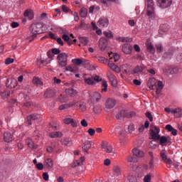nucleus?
I'll list each match as a JSON object with an SVG mask.
<instances>
[{"label":"nucleus","mask_w":182,"mask_h":182,"mask_svg":"<svg viewBox=\"0 0 182 182\" xmlns=\"http://www.w3.org/2000/svg\"><path fill=\"white\" fill-rule=\"evenodd\" d=\"M80 41L82 45H84V46H86L87 43H89V40L86 37H80Z\"/></svg>","instance_id":"nucleus-43"},{"label":"nucleus","mask_w":182,"mask_h":182,"mask_svg":"<svg viewBox=\"0 0 182 182\" xmlns=\"http://www.w3.org/2000/svg\"><path fill=\"white\" fill-rule=\"evenodd\" d=\"M168 31V29L167 28V25L162 24L159 30V35L163 36L164 33H167Z\"/></svg>","instance_id":"nucleus-27"},{"label":"nucleus","mask_w":182,"mask_h":182,"mask_svg":"<svg viewBox=\"0 0 182 182\" xmlns=\"http://www.w3.org/2000/svg\"><path fill=\"white\" fill-rule=\"evenodd\" d=\"M59 100L61 102V103H65V102H68V99L66 97H63L62 96V95H60Z\"/></svg>","instance_id":"nucleus-60"},{"label":"nucleus","mask_w":182,"mask_h":182,"mask_svg":"<svg viewBox=\"0 0 182 182\" xmlns=\"http://www.w3.org/2000/svg\"><path fill=\"white\" fill-rule=\"evenodd\" d=\"M156 52L157 53H162L164 48H163V45L161 43H157L156 44Z\"/></svg>","instance_id":"nucleus-38"},{"label":"nucleus","mask_w":182,"mask_h":182,"mask_svg":"<svg viewBox=\"0 0 182 182\" xmlns=\"http://www.w3.org/2000/svg\"><path fill=\"white\" fill-rule=\"evenodd\" d=\"M116 106V100L109 98L105 102V110L113 109Z\"/></svg>","instance_id":"nucleus-11"},{"label":"nucleus","mask_w":182,"mask_h":182,"mask_svg":"<svg viewBox=\"0 0 182 182\" xmlns=\"http://www.w3.org/2000/svg\"><path fill=\"white\" fill-rule=\"evenodd\" d=\"M73 82H67L65 83V86H68L69 88L65 89V93L66 95H68V96H71V97H75L76 95H77V91H76L75 89L72 88L73 87Z\"/></svg>","instance_id":"nucleus-4"},{"label":"nucleus","mask_w":182,"mask_h":182,"mask_svg":"<svg viewBox=\"0 0 182 182\" xmlns=\"http://www.w3.org/2000/svg\"><path fill=\"white\" fill-rule=\"evenodd\" d=\"M120 114L121 116H122V117H127L128 119H130L132 117H133L134 116H136V112H126V111L122 110L120 112Z\"/></svg>","instance_id":"nucleus-18"},{"label":"nucleus","mask_w":182,"mask_h":182,"mask_svg":"<svg viewBox=\"0 0 182 182\" xmlns=\"http://www.w3.org/2000/svg\"><path fill=\"white\" fill-rule=\"evenodd\" d=\"M49 136L51 139H58V137H62L63 134H62V132H55L50 133Z\"/></svg>","instance_id":"nucleus-30"},{"label":"nucleus","mask_w":182,"mask_h":182,"mask_svg":"<svg viewBox=\"0 0 182 182\" xmlns=\"http://www.w3.org/2000/svg\"><path fill=\"white\" fill-rule=\"evenodd\" d=\"M9 95H11V92L8 90H4L1 92V96L3 99H6V97H9Z\"/></svg>","instance_id":"nucleus-42"},{"label":"nucleus","mask_w":182,"mask_h":182,"mask_svg":"<svg viewBox=\"0 0 182 182\" xmlns=\"http://www.w3.org/2000/svg\"><path fill=\"white\" fill-rule=\"evenodd\" d=\"M160 154L163 161H164V163H166V166L168 168H170L171 167V165L173 164V161H171V159L167 158V154H166V151H161Z\"/></svg>","instance_id":"nucleus-7"},{"label":"nucleus","mask_w":182,"mask_h":182,"mask_svg":"<svg viewBox=\"0 0 182 182\" xmlns=\"http://www.w3.org/2000/svg\"><path fill=\"white\" fill-rule=\"evenodd\" d=\"M80 102L73 101L71 103L68 104V107H74L75 109H77L78 105Z\"/></svg>","instance_id":"nucleus-45"},{"label":"nucleus","mask_w":182,"mask_h":182,"mask_svg":"<svg viewBox=\"0 0 182 182\" xmlns=\"http://www.w3.org/2000/svg\"><path fill=\"white\" fill-rule=\"evenodd\" d=\"M86 104L83 102H80L78 103V107L77 110H79L80 112H86L87 110Z\"/></svg>","instance_id":"nucleus-28"},{"label":"nucleus","mask_w":182,"mask_h":182,"mask_svg":"<svg viewBox=\"0 0 182 182\" xmlns=\"http://www.w3.org/2000/svg\"><path fill=\"white\" fill-rule=\"evenodd\" d=\"M65 72H71V73H76V70L72 65H68L65 68Z\"/></svg>","instance_id":"nucleus-44"},{"label":"nucleus","mask_w":182,"mask_h":182,"mask_svg":"<svg viewBox=\"0 0 182 182\" xmlns=\"http://www.w3.org/2000/svg\"><path fill=\"white\" fill-rule=\"evenodd\" d=\"M151 181V175L147 174L144 178V182H150Z\"/></svg>","instance_id":"nucleus-54"},{"label":"nucleus","mask_w":182,"mask_h":182,"mask_svg":"<svg viewBox=\"0 0 182 182\" xmlns=\"http://www.w3.org/2000/svg\"><path fill=\"white\" fill-rule=\"evenodd\" d=\"M146 15L149 18L154 16V2L153 0H146Z\"/></svg>","instance_id":"nucleus-3"},{"label":"nucleus","mask_w":182,"mask_h":182,"mask_svg":"<svg viewBox=\"0 0 182 182\" xmlns=\"http://www.w3.org/2000/svg\"><path fill=\"white\" fill-rule=\"evenodd\" d=\"M158 4L160 8H169V6H171V4H173V0H158Z\"/></svg>","instance_id":"nucleus-8"},{"label":"nucleus","mask_w":182,"mask_h":182,"mask_svg":"<svg viewBox=\"0 0 182 182\" xmlns=\"http://www.w3.org/2000/svg\"><path fill=\"white\" fill-rule=\"evenodd\" d=\"M39 115L35 114H32L30 116L27 117V123L28 124H32V122H33V120H37V119H38Z\"/></svg>","instance_id":"nucleus-23"},{"label":"nucleus","mask_w":182,"mask_h":182,"mask_svg":"<svg viewBox=\"0 0 182 182\" xmlns=\"http://www.w3.org/2000/svg\"><path fill=\"white\" fill-rule=\"evenodd\" d=\"M6 65H11V63H14V58H8L5 60Z\"/></svg>","instance_id":"nucleus-59"},{"label":"nucleus","mask_w":182,"mask_h":182,"mask_svg":"<svg viewBox=\"0 0 182 182\" xmlns=\"http://www.w3.org/2000/svg\"><path fill=\"white\" fill-rule=\"evenodd\" d=\"M44 167L50 170L53 167V159L50 158L46 159L44 161Z\"/></svg>","instance_id":"nucleus-17"},{"label":"nucleus","mask_w":182,"mask_h":182,"mask_svg":"<svg viewBox=\"0 0 182 182\" xmlns=\"http://www.w3.org/2000/svg\"><path fill=\"white\" fill-rule=\"evenodd\" d=\"M168 70H169L170 75H174V74L178 73V68H171Z\"/></svg>","instance_id":"nucleus-53"},{"label":"nucleus","mask_w":182,"mask_h":182,"mask_svg":"<svg viewBox=\"0 0 182 182\" xmlns=\"http://www.w3.org/2000/svg\"><path fill=\"white\" fill-rule=\"evenodd\" d=\"M122 69L124 70V73H130L132 70V66L129 64H124L122 65Z\"/></svg>","instance_id":"nucleus-33"},{"label":"nucleus","mask_w":182,"mask_h":182,"mask_svg":"<svg viewBox=\"0 0 182 182\" xmlns=\"http://www.w3.org/2000/svg\"><path fill=\"white\" fill-rule=\"evenodd\" d=\"M146 49L147 51L149 52V53H156V48L150 41H147L146 43Z\"/></svg>","instance_id":"nucleus-21"},{"label":"nucleus","mask_w":182,"mask_h":182,"mask_svg":"<svg viewBox=\"0 0 182 182\" xmlns=\"http://www.w3.org/2000/svg\"><path fill=\"white\" fill-rule=\"evenodd\" d=\"M87 132L90 136H95V133H96V131L92 128H90Z\"/></svg>","instance_id":"nucleus-62"},{"label":"nucleus","mask_w":182,"mask_h":182,"mask_svg":"<svg viewBox=\"0 0 182 182\" xmlns=\"http://www.w3.org/2000/svg\"><path fill=\"white\" fill-rule=\"evenodd\" d=\"M165 129L166 130H168V132H170L172 136H176L177 134V129H174L171 124H167Z\"/></svg>","instance_id":"nucleus-25"},{"label":"nucleus","mask_w":182,"mask_h":182,"mask_svg":"<svg viewBox=\"0 0 182 182\" xmlns=\"http://www.w3.org/2000/svg\"><path fill=\"white\" fill-rule=\"evenodd\" d=\"M81 126H82V127H87V122L86 119H82Z\"/></svg>","instance_id":"nucleus-64"},{"label":"nucleus","mask_w":182,"mask_h":182,"mask_svg":"<svg viewBox=\"0 0 182 182\" xmlns=\"http://www.w3.org/2000/svg\"><path fill=\"white\" fill-rule=\"evenodd\" d=\"M151 135L152 139H154V140H160V135H159V133L154 132V130L151 131Z\"/></svg>","instance_id":"nucleus-41"},{"label":"nucleus","mask_w":182,"mask_h":182,"mask_svg":"<svg viewBox=\"0 0 182 182\" xmlns=\"http://www.w3.org/2000/svg\"><path fill=\"white\" fill-rule=\"evenodd\" d=\"M61 143L63 146H72V141L69 138H65L61 140Z\"/></svg>","instance_id":"nucleus-35"},{"label":"nucleus","mask_w":182,"mask_h":182,"mask_svg":"<svg viewBox=\"0 0 182 182\" xmlns=\"http://www.w3.org/2000/svg\"><path fill=\"white\" fill-rule=\"evenodd\" d=\"M43 178L45 180V181H49V174H48L46 172L43 173Z\"/></svg>","instance_id":"nucleus-61"},{"label":"nucleus","mask_w":182,"mask_h":182,"mask_svg":"<svg viewBox=\"0 0 182 182\" xmlns=\"http://www.w3.org/2000/svg\"><path fill=\"white\" fill-rule=\"evenodd\" d=\"M102 87H104V88L102 89V92H107V81H106V80L102 81Z\"/></svg>","instance_id":"nucleus-48"},{"label":"nucleus","mask_w":182,"mask_h":182,"mask_svg":"<svg viewBox=\"0 0 182 182\" xmlns=\"http://www.w3.org/2000/svg\"><path fill=\"white\" fill-rule=\"evenodd\" d=\"M143 72V67L137 65L134 69V73H141Z\"/></svg>","instance_id":"nucleus-49"},{"label":"nucleus","mask_w":182,"mask_h":182,"mask_svg":"<svg viewBox=\"0 0 182 182\" xmlns=\"http://www.w3.org/2000/svg\"><path fill=\"white\" fill-rule=\"evenodd\" d=\"M68 58H69V54L66 53H61L57 56V60L58 62L59 66L61 68H65L68 65Z\"/></svg>","instance_id":"nucleus-2"},{"label":"nucleus","mask_w":182,"mask_h":182,"mask_svg":"<svg viewBox=\"0 0 182 182\" xmlns=\"http://www.w3.org/2000/svg\"><path fill=\"white\" fill-rule=\"evenodd\" d=\"M133 156H129L127 158V161L129 163H137L139 159L144 157V152L140 151L139 149H134L132 150Z\"/></svg>","instance_id":"nucleus-1"},{"label":"nucleus","mask_w":182,"mask_h":182,"mask_svg":"<svg viewBox=\"0 0 182 182\" xmlns=\"http://www.w3.org/2000/svg\"><path fill=\"white\" fill-rule=\"evenodd\" d=\"M99 48L100 50H105L106 48H107V39L101 38L99 41Z\"/></svg>","instance_id":"nucleus-12"},{"label":"nucleus","mask_w":182,"mask_h":182,"mask_svg":"<svg viewBox=\"0 0 182 182\" xmlns=\"http://www.w3.org/2000/svg\"><path fill=\"white\" fill-rule=\"evenodd\" d=\"M63 122L65 124H71L73 127H77V123H76V122H75V119L72 118H65L64 119Z\"/></svg>","instance_id":"nucleus-19"},{"label":"nucleus","mask_w":182,"mask_h":182,"mask_svg":"<svg viewBox=\"0 0 182 182\" xmlns=\"http://www.w3.org/2000/svg\"><path fill=\"white\" fill-rule=\"evenodd\" d=\"M161 90H163V82L159 81L156 87V95H160L161 93Z\"/></svg>","instance_id":"nucleus-34"},{"label":"nucleus","mask_w":182,"mask_h":182,"mask_svg":"<svg viewBox=\"0 0 182 182\" xmlns=\"http://www.w3.org/2000/svg\"><path fill=\"white\" fill-rule=\"evenodd\" d=\"M132 50H133V47H132L130 46V44L125 43L122 46V52H124V53H125V55H131Z\"/></svg>","instance_id":"nucleus-14"},{"label":"nucleus","mask_w":182,"mask_h":182,"mask_svg":"<svg viewBox=\"0 0 182 182\" xmlns=\"http://www.w3.org/2000/svg\"><path fill=\"white\" fill-rule=\"evenodd\" d=\"M156 83L157 80L156 78H149L147 82V85L151 90H154V87H157V85H156Z\"/></svg>","instance_id":"nucleus-16"},{"label":"nucleus","mask_w":182,"mask_h":182,"mask_svg":"<svg viewBox=\"0 0 182 182\" xmlns=\"http://www.w3.org/2000/svg\"><path fill=\"white\" fill-rule=\"evenodd\" d=\"M33 83L36 85V86H43V82L38 77H33Z\"/></svg>","instance_id":"nucleus-31"},{"label":"nucleus","mask_w":182,"mask_h":182,"mask_svg":"<svg viewBox=\"0 0 182 182\" xmlns=\"http://www.w3.org/2000/svg\"><path fill=\"white\" fill-rule=\"evenodd\" d=\"M92 109L94 111V113L99 114L100 112H102V107L100 105H94L92 107Z\"/></svg>","instance_id":"nucleus-40"},{"label":"nucleus","mask_w":182,"mask_h":182,"mask_svg":"<svg viewBox=\"0 0 182 182\" xmlns=\"http://www.w3.org/2000/svg\"><path fill=\"white\" fill-rule=\"evenodd\" d=\"M62 38L63 41L67 42V43H68L69 45H73V40H70V37H69V36L64 34L63 35Z\"/></svg>","instance_id":"nucleus-36"},{"label":"nucleus","mask_w":182,"mask_h":182,"mask_svg":"<svg viewBox=\"0 0 182 182\" xmlns=\"http://www.w3.org/2000/svg\"><path fill=\"white\" fill-rule=\"evenodd\" d=\"M80 15L82 18H86L87 16V9L82 8L80 11Z\"/></svg>","instance_id":"nucleus-37"},{"label":"nucleus","mask_w":182,"mask_h":182,"mask_svg":"<svg viewBox=\"0 0 182 182\" xmlns=\"http://www.w3.org/2000/svg\"><path fill=\"white\" fill-rule=\"evenodd\" d=\"M97 25L100 28H107L109 26V19L105 17L100 18L97 22Z\"/></svg>","instance_id":"nucleus-10"},{"label":"nucleus","mask_w":182,"mask_h":182,"mask_svg":"<svg viewBox=\"0 0 182 182\" xmlns=\"http://www.w3.org/2000/svg\"><path fill=\"white\" fill-rule=\"evenodd\" d=\"M13 83H16V81L12 80H7L6 86L11 88L15 87V85H12Z\"/></svg>","instance_id":"nucleus-47"},{"label":"nucleus","mask_w":182,"mask_h":182,"mask_svg":"<svg viewBox=\"0 0 182 182\" xmlns=\"http://www.w3.org/2000/svg\"><path fill=\"white\" fill-rule=\"evenodd\" d=\"M13 137H14V136H12V134H11L9 132H6L4 134V141H6V143H9V142L12 141Z\"/></svg>","instance_id":"nucleus-26"},{"label":"nucleus","mask_w":182,"mask_h":182,"mask_svg":"<svg viewBox=\"0 0 182 182\" xmlns=\"http://www.w3.org/2000/svg\"><path fill=\"white\" fill-rule=\"evenodd\" d=\"M171 114H174L175 117H181V115H182L181 108H176L174 109H171Z\"/></svg>","instance_id":"nucleus-24"},{"label":"nucleus","mask_w":182,"mask_h":182,"mask_svg":"<svg viewBox=\"0 0 182 182\" xmlns=\"http://www.w3.org/2000/svg\"><path fill=\"white\" fill-rule=\"evenodd\" d=\"M159 139H160V144H164L167 143V137L166 136H161Z\"/></svg>","instance_id":"nucleus-55"},{"label":"nucleus","mask_w":182,"mask_h":182,"mask_svg":"<svg viewBox=\"0 0 182 182\" xmlns=\"http://www.w3.org/2000/svg\"><path fill=\"white\" fill-rule=\"evenodd\" d=\"M113 174L115 177L122 176V172L120 171V168L119 166H114Z\"/></svg>","instance_id":"nucleus-32"},{"label":"nucleus","mask_w":182,"mask_h":182,"mask_svg":"<svg viewBox=\"0 0 182 182\" xmlns=\"http://www.w3.org/2000/svg\"><path fill=\"white\" fill-rule=\"evenodd\" d=\"M100 99H102V95L97 92H93L90 95V100L92 103H95V102H99Z\"/></svg>","instance_id":"nucleus-13"},{"label":"nucleus","mask_w":182,"mask_h":182,"mask_svg":"<svg viewBox=\"0 0 182 182\" xmlns=\"http://www.w3.org/2000/svg\"><path fill=\"white\" fill-rule=\"evenodd\" d=\"M107 77H108L109 82H111L112 86H116V85H117V80H116V76H114V73L108 72Z\"/></svg>","instance_id":"nucleus-15"},{"label":"nucleus","mask_w":182,"mask_h":182,"mask_svg":"<svg viewBox=\"0 0 182 182\" xmlns=\"http://www.w3.org/2000/svg\"><path fill=\"white\" fill-rule=\"evenodd\" d=\"M36 167L38 168V170H43L45 165L42 163H38L36 165Z\"/></svg>","instance_id":"nucleus-57"},{"label":"nucleus","mask_w":182,"mask_h":182,"mask_svg":"<svg viewBox=\"0 0 182 182\" xmlns=\"http://www.w3.org/2000/svg\"><path fill=\"white\" fill-rule=\"evenodd\" d=\"M102 149H105L106 153H113V146L109 142L103 141L101 144Z\"/></svg>","instance_id":"nucleus-9"},{"label":"nucleus","mask_w":182,"mask_h":182,"mask_svg":"<svg viewBox=\"0 0 182 182\" xmlns=\"http://www.w3.org/2000/svg\"><path fill=\"white\" fill-rule=\"evenodd\" d=\"M31 36L33 38H36L37 35H41V27L38 24H32L31 26Z\"/></svg>","instance_id":"nucleus-5"},{"label":"nucleus","mask_w":182,"mask_h":182,"mask_svg":"<svg viewBox=\"0 0 182 182\" xmlns=\"http://www.w3.org/2000/svg\"><path fill=\"white\" fill-rule=\"evenodd\" d=\"M90 147H92V141H85L84 143V145L82 146V151H84V153H87V151H89V149H90Z\"/></svg>","instance_id":"nucleus-22"},{"label":"nucleus","mask_w":182,"mask_h":182,"mask_svg":"<svg viewBox=\"0 0 182 182\" xmlns=\"http://www.w3.org/2000/svg\"><path fill=\"white\" fill-rule=\"evenodd\" d=\"M55 92L54 90H47L44 92V97H45V99H50V98L53 97V96H55Z\"/></svg>","instance_id":"nucleus-20"},{"label":"nucleus","mask_w":182,"mask_h":182,"mask_svg":"<svg viewBox=\"0 0 182 182\" xmlns=\"http://www.w3.org/2000/svg\"><path fill=\"white\" fill-rule=\"evenodd\" d=\"M73 63H74L75 65H80L82 63H83V61L80 58H76L73 60Z\"/></svg>","instance_id":"nucleus-52"},{"label":"nucleus","mask_w":182,"mask_h":182,"mask_svg":"<svg viewBox=\"0 0 182 182\" xmlns=\"http://www.w3.org/2000/svg\"><path fill=\"white\" fill-rule=\"evenodd\" d=\"M103 35L108 38V39H112L113 38V34H112V31H104Z\"/></svg>","instance_id":"nucleus-51"},{"label":"nucleus","mask_w":182,"mask_h":182,"mask_svg":"<svg viewBox=\"0 0 182 182\" xmlns=\"http://www.w3.org/2000/svg\"><path fill=\"white\" fill-rule=\"evenodd\" d=\"M146 117L149 119L150 122H153V115H151V113L150 112H148L145 114Z\"/></svg>","instance_id":"nucleus-58"},{"label":"nucleus","mask_w":182,"mask_h":182,"mask_svg":"<svg viewBox=\"0 0 182 182\" xmlns=\"http://www.w3.org/2000/svg\"><path fill=\"white\" fill-rule=\"evenodd\" d=\"M84 80H85V83H86V85H95V83H96V82H100V80H102V78H100V77H99L98 75H95V76H92L90 77H84Z\"/></svg>","instance_id":"nucleus-6"},{"label":"nucleus","mask_w":182,"mask_h":182,"mask_svg":"<svg viewBox=\"0 0 182 182\" xmlns=\"http://www.w3.org/2000/svg\"><path fill=\"white\" fill-rule=\"evenodd\" d=\"M119 41H120V42H132L133 39L127 37H122L119 38Z\"/></svg>","instance_id":"nucleus-50"},{"label":"nucleus","mask_w":182,"mask_h":182,"mask_svg":"<svg viewBox=\"0 0 182 182\" xmlns=\"http://www.w3.org/2000/svg\"><path fill=\"white\" fill-rule=\"evenodd\" d=\"M51 51L53 55H60V50L58 48H53Z\"/></svg>","instance_id":"nucleus-56"},{"label":"nucleus","mask_w":182,"mask_h":182,"mask_svg":"<svg viewBox=\"0 0 182 182\" xmlns=\"http://www.w3.org/2000/svg\"><path fill=\"white\" fill-rule=\"evenodd\" d=\"M26 144H27L28 147L30 149H36V146H35V143H33V141L31 138H28L26 140Z\"/></svg>","instance_id":"nucleus-29"},{"label":"nucleus","mask_w":182,"mask_h":182,"mask_svg":"<svg viewBox=\"0 0 182 182\" xmlns=\"http://www.w3.org/2000/svg\"><path fill=\"white\" fill-rule=\"evenodd\" d=\"M108 66L112 69V70H114V72H119V67L116 65L114 63H108Z\"/></svg>","instance_id":"nucleus-39"},{"label":"nucleus","mask_w":182,"mask_h":182,"mask_svg":"<svg viewBox=\"0 0 182 182\" xmlns=\"http://www.w3.org/2000/svg\"><path fill=\"white\" fill-rule=\"evenodd\" d=\"M128 132H129V133H133V132H134V125L130 124L128 127Z\"/></svg>","instance_id":"nucleus-63"},{"label":"nucleus","mask_w":182,"mask_h":182,"mask_svg":"<svg viewBox=\"0 0 182 182\" xmlns=\"http://www.w3.org/2000/svg\"><path fill=\"white\" fill-rule=\"evenodd\" d=\"M83 161H85V157H81L80 160L76 161L74 163V166L77 167V166H82Z\"/></svg>","instance_id":"nucleus-46"}]
</instances>
